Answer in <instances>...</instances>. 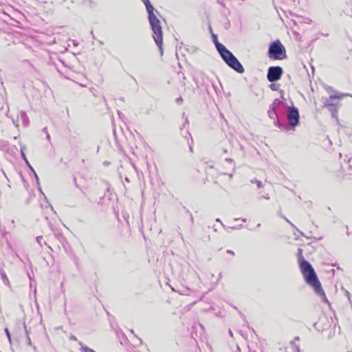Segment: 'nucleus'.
I'll use <instances>...</instances> for the list:
<instances>
[{
	"label": "nucleus",
	"mask_w": 352,
	"mask_h": 352,
	"mask_svg": "<svg viewBox=\"0 0 352 352\" xmlns=\"http://www.w3.org/2000/svg\"><path fill=\"white\" fill-rule=\"evenodd\" d=\"M298 256L300 269L305 282L312 287L317 295L322 296L324 300L328 302L316 273L310 263L303 257L301 248L298 249Z\"/></svg>",
	"instance_id": "f257e3e1"
},
{
	"label": "nucleus",
	"mask_w": 352,
	"mask_h": 352,
	"mask_svg": "<svg viewBox=\"0 0 352 352\" xmlns=\"http://www.w3.org/2000/svg\"><path fill=\"white\" fill-rule=\"evenodd\" d=\"M212 39L217 52L223 61L233 70L239 74L244 72V68L237 58L228 50L222 43L218 41L217 36L212 34Z\"/></svg>",
	"instance_id": "f03ea898"
},
{
	"label": "nucleus",
	"mask_w": 352,
	"mask_h": 352,
	"mask_svg": "<svg viewBox=\"0 0 352 352\" xmlns=\"http://www.w3.org/2000/svg\"><path fill=\"white\" fill-rule=\"evenodd\" d=\"M287 123L283 122L280 119H275L274 124L282 131L294 130L300 124V115L297 107L292 106L286 113Z\"/></svg>",
	"instance_id": "7ed1b4c3"
},
{
	"label": "nucleus",
	"mask_w": 352,
	"mask_h": 352,
	"mask_svg": "<svg viewBox=\"0 0 352 352\" xmlns=\"http://www.w3.org/2000/svg\"><path fill=\"white\" fill-rule=\"evenodd\" d=\"M267 56L271 60H283L287 58L285 48L279 40L270 44Z\"/></svg>",
	"instance_id": "20e7f679"
},
{
	"label": "nucleus",
	"mask_w": 352,
	"mask_h": 352,
	"mask_svg": "<svg viewBox=\"0 0 352 352\" xmlns=\"http://www.w3.org/2000/svg\"><path fill=\"white\" fill-rule=\"evenodd\" d=\"M144 3L146 10L148 13V20L150 24V26L155 27L157 23H160V21L157 17L155 12L159 14L158 11L155 9L153 6L151 4L149 0H142Z\"/></svg>",
	"instance_id": "39448f33"
},
{
	"label": "nucleus",
	"mask_w": 352,
	"mask_h": 352,
	"mask_svg": "<svg viewBox=\"0 0 352 352\" xmlns=\"http://www.w3.org/2000/svg\"><path fill=\"white\" fill-rule=\"evenodd\" d=\"M151 28L153 31V37L154 38V41L155 42V44L158 47L161 55L163 54V49H162V45H163V32L162 28L160 23H157L156 26H151Z\"/></svg>",
	"instance_id": "423d86ee"
},
{
	"label": "nucleus",
	"mask_w": 352,
	"mask_h": 352,
	"mask_svg": "<svg viewBox=\"0 0 352 352\" xmlns=\"http://www.w3.org/2000/svg\"><path fill=\"white\" fill-rule=\"evenodd\" d=\"M283 69L280 66H271L267 69V79L270 82H274L280 79Z\"/></svg>",
	"instance_id": "0eeeda50"
},
{
	"label": "nucleus",
	"mask_w": 352,
	"mask_h": 352,
	"mask_svg": "<svg viewBox=\"0 0 352 352\" xmlns=\"http://www.w3.org/2000/svg\"><path fill=\"white\" fill-rule=\"evenodd\" d=\"M342 96H351V97H352V94H341L340 96H338V95H331L329 96V99H327L326 100V102L324 103V104L327 107V108L328 109V110L331 112V116H332L333 118H337L338 108H337V105L333 104L331 101L333 99L341 98Z\"/></svg>",
	"instance_id": "6e6552de"
},
{
	"label": "nucleus",
	"mask_w": 352,
	"mask_h": 352,
	"mask_svg": "<svg viewBox=\"0 0 352 352\" xmlns=\"http://www.w3.org/2000/svg\"><path fill=\"white\" fill-rule=\"evenodd\" d=\"M267 115L269 118L273 119L274 121L275 120V119H279L278 111L275 108H273V107L270 106L269 109L267 111Z\"/></svg>",
	"instance_id": "1a4fd4ad"
},
{
	"label": "nucleus",
	"mask_w": 352,
	"mask_h": 352,
	"mask_svg": "<svg viewBox=\"0 0 352 352\" xmlns=\"http://www.w3.org/2000/svg\"><path fill=\"white\" fill-rule=\"evenodd\" d=\"M19 116L22 120L23 125L25 126H27L30 123V120L27 113L24 111H21L19 113Z\"/></svg>",
	"instance_id": "9d476101"
},
{
	"label": "nucleus",
	"mask_w": 352,
	"mask_h": 352,
	"mask_svg": "<svg viewBox=\"0 0 352 352\" xmlns=\"http://www.w3.org/2000/svg\"><path fill=\"white\" fill-rule=\"evenodd\" d=\"M0 276L3 283L8 287H10V283L9 281L8 278L6 276V274L3 270H0Z\"/></svg>",
	"instance_id": "9b49d317"
},
{
	"label": "nucleus",
	"mask_w": 352,
	"mask_h": 352,
	"mask_svg": "<svg viewBox=\"0 0 352 352\" xmlns=\"http://www.w3.org/2000/svg\"><path fill=\"white\" fill-rule=\"evenodd\" d=\"M283 103V101L279 98H276L274 100L273 102L270 105V107H273L277 110V108L280 106Z\"/></svg>",
	"instance_id": "f8f14e48"
},
{
	"label": "nucleus",
	"mask_w": 352,
	"mask_h": 352,
	"mask_svg": "<svg viewBox=\"0 0 352 352\" xmlns=\"http://www.w3.org/2000/svg\"><path fill=\"white\" fill-rule=\"evenodd\" d=\"M21 157H22L23 160L25 161L26 165L31 170V171H34L33 167L30 165V164L29 161L28 160L22 148L21 149Z\"/></svg>",
	"instance_id": "ddd939ff"
},
{
	"label": "nucleus",
	"mask_w": 352,
	"mask_h": 352,
	"mask_svg": "<svg viewBox=\"0 0 352 352\" xmlns=\"http://www.w3.org/2000/svg\"><path fill=\"white\" fill-rule=\"evenodd\" d=\"M290 344L294 348V352H300V346L298 344H296L294 340L291 341Z\"/></svg>",
	"instance_id": "4468645a"
},
{
	"label": "nucleus",
	"mask_w": 352,
	"mask_h": 352,
	"mask_svg": "<svg viewBox=\"0 0 352 352\" xmlns=\"http://www.w3.org/2000/svg\"><path fill=\"white\" fill-rule=\"evenodd\" d=\"M283 217V218L285 219V220L287 223H289V224H290L293 228H296V230H297L298 232H299V233L300 234V235H301V236H304V234H303L301 231H300L299 230H298V229L295 227V226H294V224H293V223H292L289 220H288L285 217Z\"/></svg>",
	"instance_id": "2eb2a0df"
},
{
	"label": "nucleus",
	"mask_w": 352,
	"mask_h": 352,
	"mask_svg": "<svg viewBox=\"0 0 352 352\" xmlns=\"http://www.w3.org/2000/svg\"><path fill=\"white\" fill-rule=\"evenodd\" d=\"M269 87L272 91H278L279 86L275 83L272 82Z\"/></svg>",
	"instance_id": "dca6fc26"
},
{
	"label": "nucleus",
	"mask_w": 352,
	"mask_h": 352,
	"mask_svg": "<svg viewBox=\"0 0 352 352\" xmlns=\"http://www.w3.org/2000/svg\"><path fill=\"white\" fill-rule=\"evenodd\" d=\"M251 182L253 183V184L255 183L258 188H262L263 187L262 182L261 181H259V180H257V179H252Z\"/></svg>",
	"instance_id": "f3484780"
},
{
	"label": "nucleus",
	"mask_w": 352,
	"mask_h": 352,
	"mask_svg": "<svg viewBox=\"0 0 352 352\" xmlns=\"http://www.w3.org/2000/svg\"><path fill=\"white\" fill-rule=\"evenodd\" d=\"M25 328H26V327L25 326ZM25 333H26V335H27V343L29 346H32V341L30 340V338L29 337V335H28V331L27 329H25Z\"/></svg>",
	"instance_id": "a211bd4d"
},
{
	"label": "nucleus",
	"mask_w": 352,
	"mask_h": 352,
	"mask_svg": "<svg viewBox=\"0 0 352 352\" xmlns=\"http://www.w3.org/2000/svg\"><path fill=\"white\" fill-rule=\"evenodd\" d=\"M82 351H83L84 352H96L95 351L94 349H90L89 348L88 346H82Z\"/></svg>",
	"instance_id": "6ab92c4d"
},
{
	"label": "nucleus",
	"mask_w": 352,
	"mask_h": 352,
	"mask_svg": "<svg viewBox=\"0 0 352 352\" xmlns=\"http://www.w3.org/2000/svg\"><path fill=\"white\" fill-rule=\"evenodd\" d=\"M351 160H349V162H348V164H348V168H349V172L346 173V174L352 175V173H351V170L352 169V165L351 164Z\"/></svg>",
	"instance_id": "aec40b11"
},
{
	"label": "nucleus",
	"mask_w": 352,
	"mask_h": 352,
	"mask_svg": "<svg viewBox=\"0 0 352 352\" xmlns=\"http://www.w3.org/2000/svg\"><path fill=\"white\" fill-rule=\"evenodd\" d=\"M36 241L37 243L39 244L40 246H42L43 244H42V239H43V237L41 236H38L36 237Z\"/></svg>",
	"instance_id": "412c9836"
},
{
	"label": "nucleus",
	"mask_w": 352,
	"mask_h": 352,
	"mask_svg": "<svg viewBox=\"0 0 352 352\" xmlns=\"http://www.w3.org/2000/svg\"><path fill=\"white\" fill-rule=\"evenodd\" d=\"M184 209H185L186 212L190 214L191 223L193 224L194 223V219H193V217H192V214L186 208H184Z\"/></svg>",
	"instance_id": "4be33fe9"
},
{
	"label": "nucleus",
	"mask_w": 352,
	"mask_h": 352,
	"mask_svg": "<svg viewBox=\"0 0 352 352\" xmlns=\"http://www.w3.org/2000/svg\"><path fill=\"white\" fill-rule=\"evenodd\" d=\"M5 332H6V336H7L8 338V340H9V341H10V342H11V338H10V332H9V331H8V328H6V329H5Z\"/></svg>",
	"instance_id": "5701e85b"
},
{
	"label": "nucleus",
	"mask_w": 352,
	"mask_h": 352,
	"mask_svg": "<svg viewBox=\"0 0 352 352\" xmlns=\"http://www.w3.org/2000/svg\"><path fill=\"white\" fill-rule=\"evenodd\" d=\"M32 172L34 173V177H35V179H36V184H37V185H39V184H39V179H38V175H37L36 173L35 172V170H34V171H32Z\"/></svg>",
	"instance_id": "b1692460"
},
{
	"label": "nucleus",
	"mask_w": 352,
	"mask_h": 352,
	"mask_svg": "<svg viewBox=\"0 0 352 352\" xmlns=\"http://www.w3.org/2000/svg\"><path fill=\"white\" fill-rule=\"evenodd\" d=\"M183 102V98H182V96H179V98H177L176 99V102L178 104H181Z\"/></svg>",
	"instance_id": "393cba45"
},
{
	"label": "nucleus",
	"mask_w": 352,
	"mask_h": 352,
	"mask_svg": "<svg viewBox=\"0 0 352 352\" xmlns=\"http://www.w3.org/2000/svg\"><path fill=\"white\" fill-rule=\"evenodd\" d=\"M279 91H280V93L281 94L280 98H281L283 100H285V99L284 98V96H283V94H284L283 91L280 89V90H279Z\"/></svg>",
	"instance_id": "a878e982"
},
{
	"label": "nucleus",
	"mask_w": 352,
	"mask_h": 352,
	"mask_svg": "<svg viewBox=\"0 0 352 352\" xmlns=\"http://www.w3.org/2000/svg\"><path fill=\"white\" fill-rule=\"evenodd\" d=\"M70 340H76L77 339H76L75 336L72 335L70 336Z\"/></svg>",
	"instance_id": "bb28decb"
},
{
	"label": "nucleus",
	"mask_w": 352,
	"mask_h": 352,
	"mask_svg": "<svg viewBox=\"0 0 352 352\" xmlns=\"http://www.w3.org/2000/svg\"><path fill=\"white\" fill-rule=\"evenodd\" d=\"M227 253L230 254H232V255H234V252H233L232 250H227Z\"/></svg>",
	"instance_id": "cd10ccee"
},
{
	"label": "nucleus",
	"mask_w": 352,
	"mask_h": 352,
	"mask_svg": "<svg viewBox=\"0 0 352 352\" xmlns=\"http://www.w3.org/2000/svg\"><path fill=\"white\" fill-rule=\"evenodd\" d=\"M37 186H38V190H39V192H40L41 193H42L43 195H44V194H43V191H42V190H41V186H40V184H39V185H37Z\"/></svg>",
	"instance_id": "c85d7f7f"
},
{
	"label": "nucleus",
	"mask_w": 352,
	"mask_h": 352,
	"mask_svg": "<svg viewBox=\"0 0 352 352\" xmlns=\"http://www.w3.org/2000/svg\"><path fill=\"white\" fill-rule=\"evenodd\" d=\"M216 221L221 223V225H222V226L225 227V226L223 224V223L221 222V221L220 220V219L217 218V219H216Z\"/></svg>",
	"instance_id": "c756f323"
},
{
	"label": "nucleus",
	"mask_w": 352,
	"mask_h": 352,
	"mask_svg": "<svg viewBox=\"0 0 352 352\" xmlns=\"http://www.w3.org/2000/svg\"><path fill=\"white\" fill-rule=\"evenodd\" d=\"M321 34L326 37L329 36V33H321Z\"/></svg>",
	"instance_id": "7c9ffc66"
},
{
	"label": "nucleus",
	"mask_w": 352,
	"mask_h": 352,
	"mask_svg": "<svg viewBox=\"0 0 352 352\" xmlns=\"http://www.w3.org/2000/svg\"><path fill=\"white\" fill-rule=\"evenodd\" d=\"M346 295L347 296L348 298L350 299V293L348 291H346Z\"/></svg>",
	"instance_id": "2f4dec72"
},
{
	"label": "nucleus",
	"mask_w": 352,
	"mask_h": 352,
	"mask_svg": "<svg viewBox=\"0 0 352 352\" xmlns=\"http://www.w3.org/2000/svg\"><path fill=\"white\" fill-rule=\"evenodd\" d=\"M226 161L228 162H229L230 164H232V160L231 159H230V158L226 159Z\"/></svg>",
	"instance_id": "473e14b6"
},
{
	"label": "nucleus",
	"mask_w": 352,
	"mask_h": 352,
	"mask_svg": "<svg viewBox=\"0 0 352 352\" xmlns=\"http://www.w3.org/2000/svg\"><path fill=\"white\" fill-rule=\"evenodd\" d=\"M46 138H47V139L48 140H50V135H49V133H47Z\"/></svg>",
	"instance_id": "72a5a7b5"
},
{
	"label": "nucleus",
	"mask_w": 352,
	"mask_h": 352,
	"mask_svg": "<svg viewBox=\"0 0 352 352\" xmlns=\"http://www.w3.org/2000/svg\"><path fill=\"white\" fill-rule=\"evenodd\" d=\"M313 327L316 329H317V322H314L313 324Z\"/></svg>",
	"instance_id": "f704fd0d"
},
{
	"label": "nucleus",
	"mask_w": 352,
	"mask_h": 352,
	"mask_svg": "<svg viewBox=\"0 0 352 352\" xmlns=\"http://www.w3.org/2000/svg\"><path fill=\"white\" fill-rule=\"evenodd\" d=\"M346 230H347V231H346V234H347L348 236H349L350 233H349V232L348 231V226H346Z\"/></svg>",
	"instance_id": "c9c22d12"
},
{
	"label": "nucleus",
	"mask_w": 352,
	"mask_h": 352,
	"mask_svg": "<svg viewBox=\"0 0 352 352\" xmlns=\"http://www.w3.org/2000/svg\"><path fill=\"white\" fill-rule=\"evenodd\" d=\"M73 44L74 45H78L77 42L75 40L73 41Z\"/></svg>",
	"instance_id": "e433bc0d"
},
{
	"label": "nucleus",
	"mask_w": 352,
	"mask_h": 352,
	"mask_svg": "<svg viewBox=\"0 0 352 352\" xmlns=\"http://www.w3.org/2000/svg\"><path fill=\"white\" fill-rule=\"evenodd\" d=\"M125 180H126V182H130L129 179L127 177H125Z\"/></svg>",
	"instance_id": "4c0bfd02"
},
{
	"label": "nucleus",
	"mask_w": 352,
	"mask_h": 352,
	"mask_svg": "<svg viewBox=\"0 0 352 352\" xmlns=\"http://www.w3.org/2000/svg\"><path fill=\"white\" fill-rule=\"evenodd\" d=\"M229 334H230L231 336H233L232 332V331H231V330H229Z\"/></svg>",
	"instance_id": "58836bf2"
},
{
	"label": "nucleus",
	"mask_w": 352,
	"mask_h": 352,
	"mask_svg": "<svg viewBox=\"0 0 352 352\" xmlns=\"http://www.w3.org/2000/svg\"><path fill=\"white\" fill-rule=\"evenodd\" d=\"M135 337L138 339V340L140 341V342L142 344V340L140 338H138L137 336H135Z\"/></svg>",
	"instance_id": "ea45409f"
},
{
	"label": "nucleus",
	"mask_w": 352,
	"mask_h": 352,
	"mask_svg": "<svg viewBox=\"0 0 352 352\" xmlns=\"http://www.w3.org/2000/svg\"><path fill=\"white\" fill-rule=\"evenodd\" d=\"M226 175H228L230 177H232V173H226Z\"/></svg>",
	"instance_id": "a19ab883"
},
{
	"label": "nucleus",
	"mask_w": 352,
	"mask_h": 352,
	"mask_svg": "<svg viewBox=\"0 0 352 352\" xmlns=\"http://www.w3.org/2000/svg\"><path fill=\"white\" fill-rule=\"evenodd\" d=\"M91 35H92L93 38H95L94 34V33H93V32H92V31L91 32Z\"/></svg>",
	"instance_id": "79ce46f5"
},
{
	"label": "nucleus",
	"mask_w": 352,
	"mask_h": 352,
	"mask_svg": "<svg viewBox=\"0 0 352 352\" xmlns=\"http://www.w3.org/2000/svg\"><path fill=\"white\" fill-rule=\"evenodd\" d=\"M43 132H46V133H47V132L46 131V128H44V129H43Z\"/></svg>",
	"instance_id": "37998d69"
},
{
	"label": "nucleus",
	"mask_w": 352,
	"mask_h": 352,
	"mask_svg": "<svg viewBox=\"0 0 352 352\" xmlns=\"http://www.w3.org/2000/svg\"><path fill=\"white\" fill-rule=\"evenodd\" d=\"M295 340H299V337H296V338H295Z\"/></svg>",
	"instance_id": "c03bdc74"
}]
</instances>
